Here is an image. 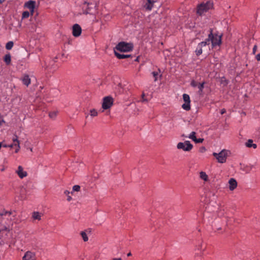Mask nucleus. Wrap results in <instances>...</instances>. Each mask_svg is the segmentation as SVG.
Returning a JSON list of instances; mask_svg holds the SVG:
<instances>
[{
    "mask_svg": "<svg viewBox=\"0 0 260 260\" xmlns=\"http://www.w3.org/2000/svg\"><path fill=\"white\" fill-rule=\"evenodd\" d=\"M213 9V3L211 1H207L198 4L196 8V14L199 16H203L206 13Z\"/></svg>",
    "mask_w": 260,
    "mask_h": 260,
    "instance_id": "nucleus-1",
    "label": "nucleus"
},
{
    "mask_svg": "<svg viewBox=\"0 0 260 260\" xmlns=\"http://www.w3.org/2000/svg\"><path fill=\"white\" fill-rule=\"evenodd\" d=\"M222 35H218L213 32V29H210V34L208 35V40H211L212 48L220 46L221 44Z\"/></svg>",
    "mask_w": 260,
    "mask_h": 260,
    "instance_id": "nucleus-2",
    "label": "nucleus"
},
{
    "mask_svg": "<svg viewBox=\"0 0 260 260\" xmlns=\"http://www.w3.org/2000/svg\"><path fill=\"white\" fill-rule=\"evenodd\" d=\"M134 45L132 43H127L125 42H120L116 46L114 50H118L120 52H129L132 51Z\"/></svg>",
    "mask_w": 260,
    "mask_h": 260,
    "instance_id": "nucleus-3",
    "label": "nucleus"
},
{
    "mask_svg": "<svg viewBox=\"0 0 260 260\" xmlns=\"http://www.w3.org/2000/svg\"><path fill=\"white\" fill-rule=\"evenodd\" d=\"M228 152V150L223 149L218 153L213 152V155L216 158L218 162L223 164L226 162Z\"/></svg>",
    "mask_w": 260,
    "mask_h": 260,
    "instance_id": "nucleus-4",
    "label": "nucleus"
},
{
    "mask_svg": "<svg viewBox=\"0 0 260 260\" xmlns=\"http://www.w3.org/2000/svg\"><path fill=\"white\" fill-rule=\"evenodd\" d=\"M95 6L92 3L85 2L82 5V11L83 14H93L94 12Z\"/></svg>",
    "mask_w": 260,
    "mask_h": 260,
    "instance_id": "nucleus-5",
    "label": "nucleus"
},
{
    "mask_svg": "<svg viewBox=\"0 0 260 260\" xmlns=\"http://www.w3.org/2000/svg\"><path fill=\"white\" fill-rule=\"evenodd\" d=\"M177 148L178 149H182L185 151H189L192 148L193 145L189 141H185L184 142H179L177 144Z\"/></svg>",
    "mask_w": 260,
    "mask_h": 260,
    "instance_id": "nucleus-6",
    "label": "nucleus"
},
{
    "mask_svg": "<svg viewBox=\"0 0 260 260\" xmlns=\"http://www.w3.org/2000/svg\"><path fill=\"white\" fill-rule=\"evenodd\" d=\"M113 99L111 96H106L103 99V102L102 104V108L107 110L109 109L113 105Z\"/></svg>",
    "mask_w": 260,
    "mask_h": 260,
    "instance_id": "nucleus-7",
    "label": "nucleus"
},
{
    "mask_svg": "<svg viewBox=\"0 0 260 260\" xmlns=\"http://www.w3.org/2000/svg\"><path fill=\"white\" fill-rule=\"evenodd\" d=\"M183 99L185 103L182 105V108L186 111L190 110V100L189 95L186 93H184L183 94Z\"/></svg>",
    "mask_w": 260,
    "mask_h": 260,
    "instance_id": "nucleus-8",
    "label": "nucleus"
},
{
    "mask_svg": "<svg viewBox=\"0 0 260 260\" xmlns=\"http://www.w3.org/2000/svg\"><path fill=\"white\" fill-rule=\"evenodd\" d=\"M82 32L81 27L78 24H75L72 27V34L75 37H78L81 35Z\"/></svg>",
    "mask_w": 260,
    "mask_h": 260,
    "instance_id": "nucleus-9",
    "label": "nucleus"
},
{
    "mask_svg": "<svg viewBox=\"0 0 260 260\" xmlns=\"http://www.w3.org/2000/svg\"><path fill=\"white\" fill-rule=\"evenodd\" d=\"M58 69L57 66L55 64V61L52 60L50 61L49 64L46 66L45 70H47L49 72H54Z\"/></svg>",
    "mask_w": 260,
    "mask_h": 260,
    "instance_id": "nucleus-10",
    "label": "nucleus"
},
{
    "mask_svg": "<svg viewBox=\"0 0 260 260\" xmlns=\"http://www.w3.org/2000/svg\"><path fill=\"white\" fill-rule=\"evenodd\" d=\"M36 253L30 251L26 252L22 257V260H36Z\"/></svg>",
    "mask_w": 260,
    "mask_h": 260,
    "instance_id": "nucleus-11",
    "label": "nucleus"
},
{
    "mask_svg": "<svg viewBox=\"0 0 260 260\" xmlns=\"http://www.w3.org/2000/svg\"><path fill=\"white\" fill-rule=\"evenodd\" d=\"M13 141V144L8 145V147L12 148L13 146H15L16 147V149L15 150V152L17 153L20 149V145H19V141L18 140V137L16 135H15L12 139Z\"/></svg>",
    "mask_w": 260,
    "mask_h": 260,
    "instance_id": "nucleus-12",
    "label": "nucleus"
},
{
    "mask_svg": "<svg viewBox=\"0 0 260 260\" xmlns=\"http://www.w3.org/2000/svg\"><path fill=\"white\" fill-rule=\"evenodd\" d=\"M16 172L21 179L23 178L27 175V173L23 170L22 167L21 166H18V169Z\"/></svg>",
    "mask_w": 260,
    "mask_h": 260,
    "instance_id": "nucleus-13",
    "label": "nucleus"
},
{
    "mask_svg": "<svg viewBox=\"0 0 260 260\" xmlns=\"http://www.w3.org/2000/svg\"><path fill=\"white\" fill-rule=\"evenodd\" d=\"M203 46H206L205 42H201L198 44L197 49L195 51L196 54L197 56H199L202 53V47Z\"/></svg>",
    "mask_w": 260,
    "mask_h": 260,
    "instance_id": "nucleus-14",
    "label": "nucleus"
},
{
    "mask_svg": "<svg viewBox=\"0 0 260 260\" xmlns=\"http://www.w3.org/2000/svg\"><path fill=\"white\" fill-rule=\"evenodd\" d=\"M229 189L230 190H234L237 186V182L234 178H231L229 181Z\"/></svg>",
    "mask_w": 260,
    "mask_h": 260,
    "instance_id": "nucleus-15",
    "label": "nucleus"
},
{
    "mask_svg": "<svg viewBox=\"0 0 260 260\" xmlns=\"http://www.w3.org/2000/svg\"><path fill=\"white\" fill-rule=\"evenodd\" d=\"M154 1L147 0V2L144 4V7L146 10L151 11L153 7Z\"/></svg>",
    "mask_w": 260,
    "mask_h": 260,
    "instance_id": "nucleus-16",
    "label": "nucleus"
},
{
    "mask_svg": "<svg viewBox=\"0 0 260 260\" xmlns=\"http://www.w3.org/2000/svg\"><path fill=\"white\" fill-rule=\"evenodd\" d=\"M36 5V2L30 0L26 2L24 4V7L28 9H35Z\"/></svg>",
    "mask_w": 260,
    "mask_h": 260,
    "instance_id": "nucleus-17",
    "label": "nucleus"
},
{
    "mask_svg": "<svg viewBox=\"0 0 260 260\" xmlns=\"http://www.w3.org/2000/svg\"><path fill=\"white\" fill-rule=\"evenodd\" d=\"M114 54L118 59H124L132 57V55L129 54L125 55L123 54H120L119 53H118L115 50H114Z\"/></svg>",
    "mask_w": 260,
    "mask_h": 260,
    "instance_id": "nucleus-18",
    "label": "nucleus"
},
{
    "mask_svg": "<svg viewBox=\"0 0 260 260\" xmlns=\"http://www.w3.org/2000/svg\"><path fill=\"white\" fill-rule=\"evenodd\" d=\"M4 61L6 64L9 66L11 64V55L10 53L6 54L4 57Z\"/></svg>",
    "mask_w": 260,
    "mask_h": 260,
    "instance_id": "nucleus-19",
    "label": "nucleus"
},
{
    "mask_svg": "<svg viewBox=\"0 0 260 260\" xmlns=\"http://www.w3.org/2000/svg\"><path fill=\"white\" fill-rule=\"evenodd\" d=\"M22 81L23 84L28 86L30 83V79L28 75H25L22 79Z\"/></svg>",
    "mask_w": 260,
    "mask_h": 260,
    "instance_id": "nucleus-20",
    "label": "nucleus"
},
{
    "mask_svg": "<svg viewBox=\"0 0 260 260\" xmlns=\"http://www.w3.org/2000/svg\"><path fill=\"white\" fill-rule=\"evenodd\" d=\"M246 147L248 148L253 147L255 149L257 147V145L256 144L253 143V140L251 139H249L245 144Z\"/></svg>",
    "mask_w": 260,
    "mask_h": 260,
    "instance_id": "nucleus-21",
    "label": "nucleus"
},
{
    "mask_svg": "<svg viewBox=\"0 0 260 260\" xmlns=\"http://www.w3.org/2000/svg\"><path fill=\"white\" fill-rule=\"evenodd\" d=\"M32 218L34 219L40 220L41 219V214L38 212H34L32 213Z\"/></svg>",
    "mask_w": 260,
    "mask_h": 260,
    "instance_id": "nucleus-22",
    "label": "nucleus"
},
{
    "mask_svg": "<svg viewBox=\"0 0 260 260\" xmlns=\"http://www.w3.org/2000/svg\"><path fill=\"white\" fill-rule=\"evenodd\" d=\"M205 84V82H203L202 83H200L198 85V87L199 88V92L200 93H202L203 92Z\"/></svg>",
    "mask_w": 260,
    "mask_h": 260,
    "instance_id": "nucleus-23",
    "label": "nucleus"
},
{
    "mask_svg": "<svg viewBox=\"0 0 260 260\" xmlns=\"http://www.w3.org/2000/svg\"><path fill=\"white\" fill-rule=\"evenodd\" d=\"M200 178L204 181H207L208 179V176L205 172H201L200 173Z\"/></svg>",
    "mask_w": 260,
    "mask_h": 260,
    "instance_id": "nucleus-24",
    "label": "nucleus"
},
{
    "mask_svg": "<svg viewBox=\"0 0 260 260\" xmlns=\"http://www.w3.org/2000/svg\"><path fill=\"white\" fill-rule=\"evenodd\" d=\"M14 45V43L13 41H9L8 42L6 45V48L7 49V50H11L13 46Z\"/></svg>",
    "mask_w": 260,
    "mask_h": 260,
    "instance_id": "nucleus-25",
    "label": "nucleus"
},
{
    "mask_svg": "<svg viewBox=\"0 0 260 260\" xmlns=\"http://www.w3.org/2000/svg\"><path fill=\"white\" fill-rule=\"evenodd\" d=\"M29 15L30 13L28 11H24L22 14V19L28 18Z\"/></svg>",
    "mask_w": 260,
    "mask_h": 260,
    "instance_id": "nucleus-26",
    "label": "nucleus"
},
{
    "mask_svg": "<svg viewBox=\"0 0 260 260\" xmlns=\"http://www.w3.org/2000/svg\"><path fill=\"white\" fill-rule=\"evenodd\" d=\"M81 235L83 238V240L84 242L87 241L88 240V238L87 236V234L85 232H81Z\"/></svg>",
    "mask_w": 260,
    "mask_h": 260,
    "instance_id": "nucleus-27",
    "label": "nucleus"
},
{
    "mask_svg": "<svg viewBox=\"0 0 260 260\" xmlns=\"http://www.w3.org/2000/svg\"><path fill=\"white\" fill-rule=\"evenodd\" d=\"M90 115L92 117L96 116L98 115V112L94 109H91L90 110Z\"/></svg>",
    "mask_w": 260,
    "mask_h": 260,
    "instance_id": "nucleus-28",
    "label": "nucleus"
},
{
    "mask_svg": "<svg viewBox=\"0 0 260 260\" xmlns=\"http://www.w3.org/2000/svg\"><path fill=\"white\" fill-rule=\"evenodd\" d=\"M196 133L195 132H192L189 135V136L188 137L189 138L194 141V140H195L197 138L196 137Z\"/></svg>",
    "mask_w": 260,
    "mask_h": 260,
    "instance_id": "nucleus-29",
    "label": "nucleus"
},
{
    "mask_svg": "<svg viewBox=\"0 0 260 260\" xmlns=\"http://www.w3.org/2000/svg\"><path fill=\"white\" fill-rule=\"evenodd\" d=\"M198 249L201 251L200 254H203V251L205 249V247H203L202 242L199 245Z\"/></svg>",
    "mask_w": 260,
    "mask_h": 260,
    "instance_id": "nucleus-30",
    "label": "nucleus"
},
{
    "mask_svg": "<svg viewBox=\"0 0 260 260\" xmlns=\"http://www.w3.org/2000/svg\"><path fill=\"white\" fill-rule=\"evenodd\" d=\"M80 189V186L78 185H75L73 187V191H79Z\"/></svg>",
    "mask_w": 260,
    "mask_h": 260,
    "instance_id": "nucleus-31",
    "label": "nucleus"
},
{
    "mask_svg": "<svg viewBox=\"0 0 260 260\" xmlns=\"http://www.w3.org/2000/svg\"><path fill=\"white\" fill-rule=\"evenodd\" d=\"M49 117L51 118H54L57 115V112L55 111L51 112L49 113Z\"/></svg>",
    "mask_w": 260,
    "mask_h": 260,
    "instance_id": "nucleus-32",
    "label": "nucleus"
},
{
    "mask_svg": "<svg viewBox=\"0 0 260 260\" xmlns=\"http://www.w3.org/2000/svg\"><path fill=\"white\" fill-rule=\"evenodd\" d=\"M152 74L153 75V77L154 78V81H156L157 80V77H158V72H153L152 73Z\"/></svg>",
    "mask_w": 260,
    "mask_h": 260,
    "instance_id": "nucleus-33",
    "label": "nucleus"
},
{
    "mask_svg": "<svg viewBox=\"0 0 260 260\" xmlns=\"http://www.w3.org/2000/svg\"><path fill=\"white\" fill-rule=\"evenodd\" d=\"M145 93H143L141 95V99H142L141 101L142 102H147L148 101V100L145 98Z\"/></svg>",
    "mask_w": 260,
    "mask_h": 260,
    "instance_id": "nucleus-34",
    "label": "nucleus"
},
{
    "mask_svg": "<svg viewBox=\"0 0 260 260\" xmlns=\"http://www.w3.org/2000/svg\"><path fill=\"white\" fill-rule=\"evenodd\" d=\"M204 139L203 138H196L195 140H194V142L196 143H201L203 142Z\"/></svg>",
    "mask_w": 260,
    "mask_h": 260,
    "instance_id": "nucleus-35",
    "label": "nucleus"
},
{
    "mask_svg": "<svg viewBox=\"0 0 260 260\" xmlns=\"http://www.w3.org/2000/svg\"><path fill=\"white\" fill-rule=\"evenodd\" d=\"M198 83L197 82H196L194 80H192L191 81V83H190V85L192 86V87H195L196 86H198Z\"/></svg>",
    "mask_w": 260,
    "mask_h": 260,
    "instance_id": "nucleus-36",
    "label": "nucleus"
},
{
    "mask_svg": "<svg viewBox=\"0 0 260 260\" xmlns=\"http://www.w3.org/2000/svg\"><path fill=\"white\" fill-rule=\"evenodd\" d=\"M206 149L205 147L204 146L200 147V149H199V151L201 153H204L206 151Z\"/></svg>",
    "mask_w": 260,
    "mask_h": 260,
    "instance_id": "nucleus-37",
    "label": "nucleus"
},
{
    "mask_svg": "<svg viewBox=\"0 0 260 260\" xmlns=\"http://www.w3.org/2000/svg\"><path fill=\"white\" fill-rule=\"evenodd\" d=\"M256 50H257V45H255L253 46V49H252V54H255V53H256Z\"/></svg>",
    "mask_w": 260,
    "mask_h": 260,
    "instance_id": "nucleus-38",
    "label": "nucleus"
},
{
    "mask_svg": "<svg viewBox=\"0 0 260 260\" xmlns=\"http://www.w3.org/2000/svg\"><path fill=\"white\" fill-rule=\"evenodd\" d=\"M210 42H211V40H208V38H207L205 41H203L202 42H205L206 43V46L207 45H209L210 44Z\"/></svg>",
    "mask_w": 260,
    "mask_h": 260,
    "instance_id": "nucleus-39",
    "label": "nucleus"
},
{
    "mask_svg": "<svg viewBox=\"0 0 260 260\" xmlns=\"http://www.w3.org/2000/svg\"><path fill=\"white\" fill-rule=\"evenodd\" d=\"M255 58L257 61H260V53H258L256 55Z\"/></svg>",
    "mask_w": 260,
    "mask_h": 260,
    "instance_id": "nucleus-40",
    "label": "nucleus"
},
{
    "mask_svg": "<svg viewBox=\"0 0 260 260\" xmlns=\"http://www.w3.org/2000/svg\"><path fill=\"white\" fill-rule=\"evenodd\" d=\"M64 194H66V196H69V194L70 193V192L67 190H65L64 191Z\"/></svg>",
    "mask_w": 260,
    "mask_h": 260,
    "instance_id": "nucleus-41",
    "label": "nucleus"
},
{
    "mask_svg": "<svg viewBox=\"0 0 260 260\" xmlns=\"http://www.w3.org/2000/svg\"><path fill=\"white\" fill-rule=\"evenodd\" d=\"M34 10L35 9H29V10H30L29 13H30V15H31V16L33 15V14L34 13Z\"/></svg>",
    "mask_w": 260,
    "mask_h": 260,
    "instance_id": "nucleus-42",
    "label": "nucleus"
},
{
    "mask_svg": "<svg viewBox=\"0 0 260 260\" xmlns=\"http://www.w3.org/2000/svg\"><path fill=\"white\" fill-rule=\"evenodd\" d=\"M226 112V110L225 109H222L221 110L220 113L221 114H223Z\"/></svg>",
    "mask_w": 260,
    "mask_h": 260,
    "instance_id": "nucleus-43",
    "label": "nucleus"
},
{
    "mask_svg": "<svg viewBox=\"0 0 260 260\" xmlns=\"http://www.w3.org/2000/svg\"><path fill=\"white\" fill-rule=\"evenodd\" d=\"M67 197H68L67 201H70L72 200V197L70 196H68Z\"/></svg>",
    "mask_w": 260,
    "mask_h": 260,
    "instance_id": "nucleus-44",
    "label": "nucleus"
},
{
    "mask_svg": "<svg viewBox=\"0 0 260 260\" xmlns=\"http://www.w3.org/2000/svg\"><path fill=\"white\" fill-rule=\"evenodd\" d=\"M112 260H121V258H113Z\"/></svg>",
    "mask_w": 260,
    "mask_h": 260,
    "instance_id": "nucleus-45",
    "label": "nucleus"
},
{
    "mask_svg": "<svg viewBox=\"0 0 260 260\" xmlns=\"http://www.w3.org/2000/svg\"><path fill=\"white\" fill-rule=\"evenodd\" d=\"M8 145H6V144H2V147H8Z\"/></svg>",
    "mask_w": 260,
    "mask_h": 260,
    "instance_id": "nucleus-46",
    "label": "nucleus"
},
{
    "mask_svg": "<svg viewBox=\"0 0 260 260\" xmlns=\"http://www.w3.org/2000/svg\"><path fill=\"white\" fill-rule=\"evenodd\" d=\"M131 255H132V253H131V252H129V253H128L127 254V256H131Z\"/></svg>",
    "mask_w": 260,
    "mask_h": 260,
    "instance_id": "nucleus-47",
    "label": "nucleus"
},
{
    "mask_svg": "<svg viewBox=\"0 0 260 260\" xmlns=\"http://www.w3.org/2000/svg\"><path fill=\"white\" fill-rule=\"evenodd\" d=\"M7 213H8V212H6L5 214H3V213L1 214V215H6Z\"/></svg>",
    "mask_w": 260,
    "mask_h": 260,
    "instance_id": "nucleus-48",
    "label": "nucleus"
},
{
    "mask_svg": "<svg viewBox=\"0 0 260 260\" xmlns=\"http://www.w3.org/2000/svg\"><path fill=\"white\" fill-rule=\"evenodd\" d=\"M5 0H0V4L2 3Z\"/></svg>",
    "mask_w": 260,
    "mask_h": 260,
    "instance_id": "nucleus-49",
    "label": "nucleus"
}]
</instances>
